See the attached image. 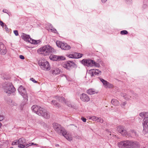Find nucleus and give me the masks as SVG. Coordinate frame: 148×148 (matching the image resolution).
<instances>
[{"mask_svg": "<svg viewBox=\"0 0 148 148\" xmlns=\"http://www.w3.org/2000/svg\"><path fill=\"white\" fill-rule=\"evenodd\" d=\"M119 148H137L139 146L138 143L132 140H125L118 143Z\"/></svg>", "mask_w": 148, "mask_h": 148, "instance_id": "1", "label": "nucleus"}, {"mask_svg": "<svg viewBox=\"0 0 148 148\" xmlns=\"http://www.w3.org/2000/svg\"><path fill=\"white\" fill-rule=\"evenodd\" d=\"M54 49L51 46L47 45L41 47L37 50L38 53L42 54L44 56L49 55L54 52Z\"/></svg>", "mask_w": 148, "mask_h": 148, "instance_id": "2", "label": "nucleus"}, {"mask_svg": "<svg viewBox=\"0 0 148 148\" xmlns=\"http://www.w3.org/2000/svg\"><path fill=\"white\" fill-rule=\"evenodd\" d=\"M54 99L51 101V103L56 107L59 108L60 106L58 103H57L56 100L61 102L62 103H64L69 107H72V106L69 101H66L65 99L63 97L56 96L54 97Z\"/></svg>", "mask_w": 148, "mask_h": 148, "instance_id": "3", "label": "nucleus"}, {"mask_svg": "<svg viewBox=\"0 0 148 148\" xmlns=\"http://www.w3.org/2000/svg\"><path fill=\"white\" fill-rule=\"evenodd\" d=\"M82 63L85 66H95L99 67L100 64L93 60L90 59H83L82 61Z\"/></svg>", "mask_w": 148, "mask_h": 148, "instance_id": "4", "label": "nucleus"}, {"mask_svg": "<svg viewBox=\"0 0 148 148\" xmlns=\"http://www.w3.org/2000/svg\"><path fill=\"white\" fill-rule=\"evenodd\" d=\"M21 38L24 40L26 42H28L33 44H36L38 43L37 41L31 38L29 35L24 33L21 34Z\"/></svg>", "mask_w": 148, "mask_h": 148, "instance_id": "5", "label": "nucleus"}, {"mask_svg": "<svg viewBox=\"0 0 148 148\" xmlns=\"http://www.w3.org/2000/svg\"><path fill=\"white\" fill-rule=\"evenodd\" d=\"M20 94L25 99V101L26 102L28 100V97L25 88L22 86H20L18 89Z\"/></svg>", "mask_w": 148, "mask_h": 148, "instance_id": "6", "label": "nucleus"}, {"mask_svg": "<svg viewBox=\"0 0 148 148\" xmlns=\"http://www.w3.org/2000/svg\"><path fill=\"white\" fill-rule=\"evenodd\" d=\"M39 64L43 70L48 71L50 69V67L49 62L45 60H42L39 62Z\"/></svg>", "mask_w": 148, "mask_h": 148, "instance_id": "7", "label": "nucleus"}, {"mask_svg": "<svg viewBox=\"0 0 148 148\" xmlns=\"http://www.w3.org/2000/svg\"><path fill=\"white\" fill-rule=\"evenodd\" d=\"M57 46L61 49L65 50H68L71 48L70 46L66 43H64L59 40H57L56 42Z\"/></svg>", "mask_w": 148, "mask_h": 148, "instance_id": "8", "label": "nucleus"}, {"mask_svg": "<svg viewBox=\"0 0 148 148\" xmlns=\"http://www.w3.org/2000/svg\"><path fill=\"white\" fill-rule=\"evenodd\" d=\"M26 140L23 138H21L18 140V147L21 148L25 147Z\"/></svg>", "mask_w": 148, "mask_h": 148, "instance_id": "9", "label": "nucleus"}, {"mask_svg": "<svg viewBox=\"0 0 148 148\" xmlns=\"http://www.w3.org/2000/svg\"><path fill=\"white\" fill-rule=\"evenodd\" d=\"M31 108L33 112L39 116L41 114L40 110H42L43 108L39 106L35 105L32 106Z\"/></svg>", "mask_w": 148, "mask_h": 148, "instance_id": "10", "label": "nucleus"}, {"mask_svg": "<svg viewBox=\"0 0 148 148\" xmlns=\"http://www.w3.org/2000/svg\"><path fill=\"white\" fill-rule=\"evenodd\" d=\"M49 58L50 60L55 61L63 60L65 59V57L63 56H58L53 54L51 55Z\"/></svg>", "mask_w": 148, "mask_h": 148, "instance_id": "11", "label": "nucleus"}, {"mask_svg": "<svg viewBox=\"0 0 148 148\" xmlns=\"http://www.w3.org/2000/svg\"><path fill=\"white\" fill-rule=\"evenodd\" d=\"M88 73L91 76H93L96 75H101V72L98 69H92L89 71Z\"/></svg>", "mask_w": 148, "mask_h": 148, "instance_id": "12", "label": "nucleus"}, {"mask_svg": "<svg viewBox=\"0 0 148 148\" xmlns=\"http://www.w3.org/2000/svg\"><path fill=\"white\" fill-rule=\"evenodd\" d=\"M53 127L54 130L59 133H62L63 131L60 125L57 123H54L53 124Z\"/></svg>", "mask_w": 148, "mask_h": 148, "instance_id": "13", "label": "nucleus"}, {"mask_svg": "<svg viewBox=\"0 0 148 148\" xmlns=\"http://www.w3.org/2000/svg\"><path fill=\"white\" fill-rule=\"evenodd\" d=\"M40 110L41 114L39 116H41L46 119H48L50 118L49 113L45 109L43 108L42 110Z\"/></svg>", "mask_w": 148, "mask_h": 148, "instance_id": "14", "label": "nucleus"}, {"mask_svg": "<svg viewBox=\"0 0 148 148\" xmlns=\"http://www.w3.org/2000/svg\"><path fill=\"white\" fill-rule=\"evenodd\" d=\"M62 134L69 141H71L72 140L73 137L71 133H67L66 131L63 130L62 132Z\"/></svg>", "mask_w": 148, "mask_h": 148, "instance_id": "15", "label": "nucleus"}, {"mask_svg": "<svg viewBox=\"0 0 148 148\" xmlns=\"http://www.w3.org/2000/svg\"><path fill=\"white\" fill-rule=\"evenodd\" d=\"M117 130L119 133L123 136H126L127 135V132L123 126H118L117 127Z\"/></svg>", "mask_w": 148, "mask_h": 148, "instance_id": "16", "label": "nucleus"}, {"mask_svg": "<svg viewBox=\"0 0 148 148\" xmlns=\"http://www.w3.org/2000/svg\"><path fill=\"white\" fill-rule=\"evenodd\" d=\"M100 81L102 83L104 87L106 88H111L113 87V85L106 81L102 78H100Z\"/></svg>", "mask_w": 148, "mask_h": 148, "instance_id": "17", "label": "nucleus"}, {"mask_svg": "<svg viewBox=\"0 0 148 148\" xmlns=\"http://www.w3.org/2000/svg\"><path fill=\"white\" fill-rule=\"evenodd\" d=\"M134 95V93L132 91H131L128 93L127 94H125L123 96L124 99L127 100H131L132 98L134 99L133 95Z\"/></svg>", "mask_w": 148, "mask_h": 148, "instance_id": "18", "label": "nucleus"}, {"mask_svg": "<svg viewBox=\"0 0 148 148\" xmlns=\"http://www.w3.org/2000/svg\"><path fill=\"white\" fill-rule=\"evenodd\" d=\"M7 52L6 47L3 43L0 42V53L2 55L5 54Z\"/></svg>", "mask_w": 148, "mask_h": 148, "instance_id": "19", "label": "nucleus"}, {"mask_svg": "<svg viewBox=\"0 0 148 148\" xmlns=\"http://www.w3.org/2000/svg\"><path fill=\"white\" fill-rule=\"evenodd\" d=\"M74 63L73 62L68 61L67 62L64 63L62 64L63 67L67 69H69L72 66Z\"/></svg>", "mask_w": 148, "mask_h": 148, "instance_id": "20", "label": "nucleus"}, {"mask_svg": "<svg viewBox=\"0 0 148 148\" xmlns=\"http://www.w3.org/2000/svg\"><path fill=\"white\" fill-rule=\"evenodd\" d=\"M80 98L81 100L85 102H88L90 99L89 97L86 94L83 93L80 96Z\"/></svg>", "mask_w": 148, "mask_h": 148, "instance_id": "21", "label": "nucleus"}, {"mask_svg": "<svg viewBox=\"0 0 148 148\" xmlns=\"http://www.w3.org/2000/svg\"><path fill=\"white\" fill-rule=\"evenodd\" d=\"M9 86L8 82H5L3 85V88L4 92L6 93H8V95L9 93Z\"/></svg>", "mask_w": 148, "mask_h": 148, "instance_id": "22", "label": "nucleus"}, {"mask_svg": "<svg viewBox=\"0 0 148 148\" xmlns=\"http://www.w3.org/2000/svg\"><path fill=\"white\" fill-rule=\"evenodd\" d=\"M87 93L88 94L91 95L98 93V91L94 89L90 88L87 90Z\"/></svg>", "mask_w": 148, "mask_h": 148, "instance_id": "23", "label": "nucleus"}, {"mask_svg": "<svg viewBox=\"0 0 148 148\" xmlns=\"http://www.w3.org/2000/svg\"><path fill=\"white\" fill-rule=\"evenodd\" d=\"M143 124V132L144 134H145L148 132V125L147 124Z\"/></svg>", "mask_w": 148, "mask_h": 148, "instance_id": "24", "label": "nucleus"}, {"mask_svg": "<svg viewBox=\"0 0 148 148\" xmlns=\"http://www.w3.org/2000/svg\"><path fill=\"white\" fill-rule=\"evenodd\" d=\"M139 115L142 118H145L148 116V112H140L139 114Z\"/></svg>", "mask_w": 148, "mask_h": 148, "instance_id": "25", "label": "nucleus"}, {"mask_svg": "<svg viewBox=\"0 0 148 148\" xmlns=\"http://www.w3.org/2000/svg\"><path fill=\"white\" fill-rule=\"evenodd\" d=\"M52 74L54 75H58L60 73V71L58 68H56L52 70Z\"/></svg>", "mask_w": 148, "mask_h": 148, "instance_id": "26", "label": "nucleus"}, {"mask_svg": "<svg viewBox=\"0 0 148 148\" xmlns=\"http://www.w3.org/2000/svg\"><path fill=\"white\" fill-rule=\"evenodd\" d=\"M111 103L113 105L116 106H118L119 104V101L115 99H112L111 101Z\"/></svg>", "mask_w": 148, "mask_h": 148, "instance_id": "27", "label": "nucleus"}, {"mask_svg": "<svg viewBox=\"0 0 148 148\" xmlns=\"http://www.w3.org/2000/svg\"><path fill=\"white\" fill-rule=\"evenodd\" d=\"M47 30L50 32H53L56 33V29L54 28H53L52 26L50 24H49V27H47Z\"/></svg>", "mask_w": 148, "mask_h": 148, "instance_id": "28", "label": "nucleus"}, {"mask_svg": "<svg viewBox=\"0 0 148 148\" xmlns=\"http://www.w3.org/2000/svg\"><path fill=\"white\" fill-rule=\"evenodd\" d=\"M16 90L13 86L12 84L11 85L10 84V94L11 93H14Z\"/></svg>", "mask_w": 148, "mask_h": 148, "instance_id": "29", "label": "nucleus"}, {"mask_svg": "<svg viewBox=\"0 0 148 148\" xmlns=\"http://www.w3.org/2000/svg\"><path fill=\"white\" fill-rule=\"evenodd\" d=\"M75 58H79L82 57L83 54L79 53H75Z\"/></svg>", "mask_w": 148, "mask_h": 148, "instance_id": "30", "label": "nucleus"}, {"mask_svg": "<svg viewBox=\"0 0 148 148\" xmlns=\"http://www.w3.org/2000/svg\"><path fill=\"white\" fill-rule=\"evenodd\" d=\"M98 117L95 116H89V119H91L93 121H97Z\"/></svg>", "mask_w": 148, "mask_h": 148, "instance_id": "31", "label": "nucleus"}, {"mask_svg": "<svg viewBox=\"0 0 148 148\" xmlns=\"http://www.w3.org/2000/svg\"><path fill=\"white\" fill-rule=\"evenodd\" d=\"M8 73H5L3 74V78L4 79H9Z\"/></svg>", "mask_w": 148, "mask_h": 148, "instance_id": "32", "label": "nucleus"}, {"mask_svg": "<svg viewBox=\"0 0 148 148\" xmlns=\"http://www.w3.org/2000/svg\"><path fill=\"white\" fill-rule=\"evenodd\" d=\"M143 124H147L148 123V117H145L144 118L143 120Z\"/></svg>", "mask_w": 148, "mask_h": 148, "instance_id": "33", "label": "nucleus"}, {"mask_svg": "<svg viewBox=\"0 0 148 148\" xmlns=\"http://www.w3.org/2000/svg\"><path fill=\"white\" fill-rule=\"evenodd\" d=\"M127 104V102L126 101L123 102L121 103L120 106L121 107L123 108H124L125 107V106Z\"/></svg>", "mask_w": 148, "mask_h": 148, "instance_id": "34", "label": "nucleus"}, {"mask_svg": "<svg viewBox=\"0 0 148 148\" xmlns=\"http://www.w3.org/2000/svg\"><path fill=\"white\" fill-rule=\"evenodd\" d=\"M68 56L69 58H75V53L73 54L68 55Z\"/></svg>", "mask_w": 148, "mask_h": 148, "instance_id": "35", "label": "nucleus"}, {"mask_svg": "<svg viewBox=\"0 0 148 148\" xmlns=\"http://www.w3.org/2000/svg\"><path fill=\"white\" fill-rule=\"evenodd\" d=\"M12 145H18V140H15L12 143Z\"/></svg>", "mask_w": 148, "mask_h": 148, "instance_id": "36", "label": "nucleus"}, {"mask_svg": "<svg viewBox=\"0 0 148 148\" xmlns=\"http://www.w3.org/2000/svg\"><path fill=\"white\" fill-rule=\"evenodd\" d=\"M103 121L102 119L100 117H98L97 121V122H99L102 123L103 122Z\"/></svg>", "mask_w": 148, "mask_h": 148, "instance_id": "37", "label": "nucleus"}, {"mask_svg": "<svg viewBox=\"0 0 148 148\" xmlns=\"http://www.w3.org/2000/svg\"><path fill=\"white\" fill-rule=\"evenodd\" d=\"M127 32L126 30H123L121 32V34L122 35H125L127 34Z\"/></svg>", "mask_w": 148, "mask_h": 148, "instance_id": "38", "label": "nucleus"}, {"mask_svg": "<svg viewBox=\"0 0 148 148\" xmlns=\"http://www.w3.org/2000/svg\"><path fill=\"white\" fill-rule=\"evenodd\" d=\"M32 145V143H29L28 144L26 143L25 147L27 148L28 147L31 146Z\"/></svg>", "mask_w": 148, "mask_h": 148, "instance_id": "39", "label": "nucleus"}, {"mask_svg": "<svg viewBox=\"0 0 148 148\" xmlns=\"http://www.w3.org/2000/svg\"><path fill=\"white\" fill-rule=\"evenodd\" d=\"M14 34H15V35L16 36H17L18 35V31L17 30H14Z\"/></svg>", "mask_w": 148, "mask_h": 148, "instance_id": "40", "label": "nucleus"}, {"mask_svg": "<svg viewBox=\"0 0 148 148\" xmlns=\"http://www.w3.org/2000/svg\"><path fill=\"white\" fill-rule=\"evenodd\" d=\"M30 80L33 82L34 83H37V81H36L35 79L33 78H30Z\"/></svg>", "mask_w": 148, "mask_h": 148, "instance_id": "41", "label": "nucleus"}, {"mask_svg": "<svg viewBox=\"0 0 148 148\" xmlns=\"http://www.w3.org/2000/svg\"><path fill=\"white\" fill-rule=\"evenodd\" d=\"M3 116L0 115V121L3 120ZM0 127L2 125V124L0 123Z\"/></svg>", "mask_w": 148, "mask_h": 148, "instance_id": "42", "label": "nucleus"}, {"mask_svg": "<svg viewBox=\"0 0 148 148\" xmlns=\"http://www.w3.org/2000/svg\"><path fill=\"white\" fill-rule=\"evenodd\" d=\"M4 23L1 21H0V25L3 28L4 26Z\"/></svg>", "mask_w": 148, "mask_h": 148, "instance_id": "43", "label": "nucleus"}, {"mask_svg": "<svg viewBox=\"0 0 148 148\" xmlns=\"http://www.w3.org/2000/svg\"><path fill=\"white\" fill-rule=\"evenodd\" d=\"M19 58L21 59L22 60H23L25 58L24 56L22 55H20L19 56Z\"/></svg>", "mask_w": 148, "mask_h": 148, "instance_id": "44", "label": "nucleus"}, {"mask_svg": "<svg viewBox=\"0 0 148 148\" xmlns=\"http://www.w3.org/2000/svg\"><path fill=\"white\" fill-rule=\"evenodd\" d=\"M82 120L83 122H85L86 121V118H84V117L82 118Z\"/></svg>", "mask_w": 148, "mask_h": 148, "instance_id": "45", "label": "nucleus"}, {"mask_svg": "<svg viewBox=\"0 0 148 148\" xmlns=\"http://www.w3.org/2000/svg\"><path fill=\"white\" fill-rule=\"evenodd\" d=\"M4 28L5 29V30L7 32L8 31V28L7 27L6 25H5L4 26Z\"/></svg>", "mask_w": 148, "mask_h": 148, "instance_id": "46", "label": "nucleus"}, {"mask_svg": "<svg viewBox=\"0 0 148 148\" xmlns=\"http://www.w3.org/2000/svg\"><path fill=\"white\" fill-rule=\"evenodd\" d=\"M3 12H4L7 13V12H8V11L6 10H3Z\"/></svg>", "mask_w": 148, "mask_h": 148, "instance_id": "47", "label": "nucleus"}, {"mask_svg": "<svg viewBox=\"0 0 148 148\" xmlns=\"http://www.w3.org/2000/svg\"><path fill=\"white\" fill-rule=\"evenodd\" d=\"M107 0H101V1L103 3H105Z\"/></svg>", "mask_w": 148, "mask_h": 148, "instance_id": "48", "label": "nucleus"}, {"mask_svg": "<svg viewBox=\"0 0 148 148\" xmlns=\"http://www.w3.org/2000/svg\"><path fill=\"white\" fill-rule=\"evenodd\" d=\"M32 145H37V144H35L34 143H32Z\"/></svg>", "mask_w": 148, "mask_h": 148, "instance_id": "49", "label": "nucleus"}, {"mask_svg": "<svg viewBox=\"0 0 148 148\" xmlns=\"http://www.w3.org/2000/svg\"><path fill=\"white\" fill-rule=\"evenodd\" d=\"M49 127V126H48L47 127V128H48V127Z\"/></svg>", "mask_w": 148, "mask_h": 148, "instance_id": "50", "label": "nucleus"}, {"mask_svg": "<svg viewBox=\"0 0 148 148\" xmlns=\"http://www.w3.org/2000/svg\"><path fill=\"white\" fill-rule=\"evenodd\" d=\"M66 79H67V80H68V78H67V77H66Z\"/></svg>", "mask_w": 148, "mask_h": 148, "instance_id": "51", "label": "nucleus"}, {"mask_svg": "<svg viewBox=\"0 0 148 148\" xmlns=\"http://www.w3.org/2000/svg\"><path fill=\"white\" fill-rule=\"evenodd\" d=\"M10 148H13V147H11Z\"/></svg>", "mask_w": 148, "mask_h": 148, "instance_id": "52", "label": "nucleus"}, {"mask_svg": "<svg viewBox=\"0 0 148 148\" xmlns=\"http://www.w3.org/2000/svg\"><path fill=\"white\" fill-rule=\"evenodd\" d=\"M25 104H23V105H25Z\"/></svg>", "mask_w": 148, "mask_h": 148, "instance_id": "53", "label": "nucleus"}]
</instances>
